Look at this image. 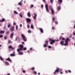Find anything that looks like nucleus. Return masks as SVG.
Masks as SVG:
<instances>
[{
	"instance_id": "nucleus-1",
	"label": "nucleus",
	"mask_w": 75,
	"mask_h": 75,
	"mask_svg": "<svg viewBox=\"0 0 75 75\" xmlns=\"http://www.w3.org/2000/svg\"><path fill=\"white\" fill-rule=\"evenodd\" d=\"M18 47L20 48L18 49L17 51H20V50L22 51V50H23V47H24V46L22 45H20L18 46Z\"/></svg>"
},
{
	"instance_id": "nucleus-2",
	"label": "nucleus",
	"mask_w": 75,
	"mask_h": 75,
	"mask_svg": "<svg viewBox=\"0 0 75 75\" xmlns=\"http://www.w3.org/2000/svg\"><path fill=\"white\" fill-rule=\"evenodd\" d=\"M70 41L71 40L69 39L68 38H67L65 40V44H64V45H67L68 44V41Z\"/></svg>"
},
{
	"instance_id": "nucleus-3",
	"label": "nucleus",
	"mask_w": 75,
	"mask_h": 75,
	"mask_svg": "<svg viewBox=\"0 0 75 75\" xmlns=\"http://www.w3.org/2000/svg\"><path fill=\"white\" fill-rule=\"evenodd\" d=\"M49 41H50V44L52 45L53 44V43L55 42V40H53L51 38H50L49 39Z\"/></svg>"
},
{
	"instance_id": "nucleus-4",
	"label": "nucleus",
	"mask_w": 75,
	"mask_h": 75,
	"mask_svg": "<svg viewBox=\"0 0 75 75\" xmlns=\"http://www.w3.org/2000/svg\"><path fill=\"white\" fill-rule=\"evenodd\" d=\"M59 68H57L55 70L54 72L53 73V74L55 75L56 74V73H58L59 72Z\"/></svg>"
},
{
	"instance_id": "nucleus-5",
	"label": "nucleus",
	"mask_w": 75,
	"mask_h": 75,
	"mask_svg": "<svg viewBox=\"0 0 75 75\" xmlns=\"http://www.w3.org/2000/svg\"><path fill=\"white\" fill-rule=\"evenodd\" d=\"M15 30V27L14 26H11L10 28V30L11 31V32H13Z\"/></svg>"
},
{
	"instance_id": "nucleus-6",
	"label": "nucleus",
	"mask_w": 75,
	"mask_h": 75,
	"mask_svg": "<svg viewBox=\"0 0 75 75\" xmlns=\"http://www.w3.org/2000/svg\"><path fill=\"white\" fill-rule=\"evenodd\" d=\"M48 4H46L45 5V7L46 9V10L47 11V12H48V13H49V10H48Z\"/></svg>"
},
{
	"instance_id": "nucleus-7",
	"label": "nucleus",
	"mask_w": 75,
	"mask_h": 75,
	"mask_svg": "<svg viewBox=\"0 0 75 75\" xmlns=\"http://www.w3.org/2000/svg\"><path fill=\"white\" fill-rule=\"evenodd\" d=\"M26 21L27 23H30L31 21V19L30 18H27L26 19Z\"/></svg>"
},
{
	"instance_id": "nucleus-8",
	"label": "nucleus",
	"mask_w": 75,
	"mask_h": 75,
	"mask_svg": "<svg viewBox=\"0 0 75 75\" xmlns=\"http://www.w3.org/2000/svg\"><path fill=\"white\" fill-rule=\"evenodd\" d=\"M34 16L33 17V18L35 20V19H36V17H37V13H34Z\"/></svg>"
},
{
	"instance_id": "nucleus-9",
	"label": "nucleus",
	"mask_w": 75,
	"mask_h": 75,
	"mask_svg": "<svg viewBox=\"0 0 75 75\" xmlns=\"http://www.w3.org/2000/svg\"><path fill=\"white\" fill-rule=\"evenodd\" d=\"M39 30H40L41 33H44V30H43V29L42 28H39Z\"/></svg>"
},
{
	"instance_id": "nucleus-10",
	"label": "nucleus",
	"mask_w": 75,
	"mask_h": 75,
	"mask_svg": "<svg viewBox=\"0 0 75 75\" xmlns=\"http://www.w3.org/2000/svg\"><path fill=\"white\" fill-rule=\"evenodd\" d=\"M8 48H9V49H11L12 50L14 49V48H13V47L11 45H10L9 46Z\"/></svg>"
},
{
	"instance_id": "nucleus-11",
	"label": "nucleus",
	"mask_w": 75,
	"mask_h": 75,
	"mask_svg": "<svg viewBox=\"0 0 75 75\" xmlns=\"http://www.w3.org/2000/svg\"><path fill=\"white\" fill-rule=\"evenodd\" d=\"M13 35H14V33L13 32L11 34V35L10 36V38H13Z\"/></svg>"
},
{
	"instance_id": "nucleus-12",
	"label": "nucleus",
	"mask_w": 75,
	"mask_h": 75,
	"mask_svg": "<svg viewBox=\"0 0 75 75\" xmlns=\"http://www.w3.org/2000/svg\"><path fill=\"white\" fill-rule=\"evenodd\" d=\"M51 12L52 15H54V10L53 9H52L51 10Z\"/></svg>"
},
{
	"instance_id": "nucleus-13",
	"label": "nucleus",
	"mask_w": 75,
	"mask_h": 75,
	"mask_svg": "<svg viewBox=\"0 0 75 75\" xmlns=\"http://www.w3.org/2000/svg\"><path fill=\"white\" fill-rule=\"evenodd\" d=\"M5 21V19L3 18L1 20H0V22H3Z\"/></svg>"
},
{
	"instance_id": "nucleus-14",
	"label": "nucleus",
	"mask_w": 75,
	"mask_h": 75,
	"mask_svg": "<svg viewBox=\"0 0 75 75\" xmlns=\"http://www.w3.org/2000/svg\"><path fill=\"white\" fill-rule=\"evenodd\" d=\"M60 44L62 45V46L64 45V42L63 41H61L60 42Z\"/></svg>"
},
{
	"instance_id": "nucleus-15",
	"label": "nucleus",
	"mask_w": 75,
	"mask_h": 75,
	"mask_svg": "<svg viewBox=\"0 0 75 75\" xmlns=\"http://www.w3.org/2000/svg\"><path fill=\"white\" fill-rule=\"evenodd\" d=\"M6 61H9V62H11V59H10V58L9 57L6 59Z\"/></svg>"
},
{
	"instance_id": "nucleus-16",
	"label": "nucleus",
	"mask_w": 75,
	"mask_h": 75,
	"mask_svg": "<svg viewBox=\"0 0 75 75\" xmlns=\"http://www.w3.org/2000/svg\"><path fill=\"white\" fill-rule=\"evenodd\" d=\"M19 53V55H23V52H20L19 51H18Z\"/></svg>"
},
{
	"instance_id": "nucleus-17",
	"label": "nucleus",
	"mask_w": 75,
	"mask_h": 75,
	"mask_svg": "<svg viewBox=\"0 0 75 75\" xmlns=\"http://www.w3.org/2000/svg\"><path fill=\"white\" fill-rule=\"evenodd\" d=\"M5 32L4 30H1L0 31V34H4Z\"/></svg>"
},
{
	"instance_id": "nucleus-18",
	"label": "nucleus",
	"mask_w": 75,
	"mask_h": 75,
	"mask_svg": "<svg viewBox=\"0 0 75 75\" xmlns=\"http://www.w3.org/2000/svg\"><path fill=\"white\" fill-rule=\"evenodd\" d=\"M27 15L29 17H31V15H30V13L28 12L27 13Z\"/></svg>"
},
{
	"instance_id": "nucleus-19",
	"label": "nucleus",
	"mask_w": 75,
	"mask_h": 75,
	"mask_svg": "<svg viewBox=\"0 0 75 75\" xmlns=\"http://www.w3.org/2000/svg\"><path fill=\"white\" fill-rule=\"evenodd\" d=\"M57 11H59L61 10V7L59 6L57 8Z\"/></svg>"
},
{
	"instance_id": "nucleus-20",
	"label": "nucleus",
	"mask_w": 75,
	"mask_h": 75,
	"mask_svg": "<svg viewBox=\"0 0 75 75\" xmlns=\"http://www.w3.org/2000/svg\"><path fill=\"white\" fill-rule=\"evenodd\" d=\"M4 63L6 65H9V63L7 62H5Z\"/></svg>"
},
{
	"instance_id": "nucleus-21",
	"label": "nucleus",
	"mask_w": 75,
	"mask_h": 75,
	"mask_svg": "<svg viewBox=\"0 0 75 75\" xmlns=\"http://www.w3.org/2000/svg\"><path fill=\"white\" fill-rule=\"evenodd\" d=\"M55 18L54 17L52 18V23H54L55 21Z\"/></svg>"
},
{
	"instance_id": "nucleus-22",
	"label": "nucleus",
	"mask_w": 75,
	"mask_h": 75,
	"mask_svg": "<svg viewBox=\"0 0 75 75\" xmlns=\"http://www.w3.org/2000/svg\"><path fill=\"white\" fill-rule=\"evenodd\" d=\"M18 4L19 6H22L23 5V3H21V2H20L19 3H18Z\"/></svg>"
},
{
	"instance_id": "nucleus-23",
	"label": "nucleus",
	"mask_w": 75,
	"mask_h": 75,
	"mask_svg": "<svg viewBox=\"0 0 75 75\" xmlns=\"http://www.w3.org/2000/svg\"><path fill=\"white\" fill-rule=\"evenodd\" d=\"M30 27L32 29H34V26H33V24H31Z\"/></svg>"
},
{
	"instance_id": "nucleus-24",
	"label": "nucleus",
	"mask_w": 75,
	"mask_h": 75,
	"mask_svg": "<svg viewBox=\"0 0 75 75\" xmlns=\"http://www.w3.org/2000/svg\"><path fill=\"white\" fill-rule=\"evenodd\" d=\"M7 27L8 28H10L11 27V24H9L7 25Z\"/></svg>"
},
{
	"instance_id": "nucleus-25",
	"label": "nucleus",
	"mask_w": 75,
	"mask_h": 75,
	"mask_svg": "<svg viewBox=\"0 0 75 75\" xmlns=\"http://www.w3.org/2000/svg\"><path fill=\"white\" fill-rule=\"evenodd\" d=\"M21 36L23 37V38H25V36L23 34H21Z\"/></svg>"
},
{
	"instance_id": "nucleus-26",
	"label": "nucleus",
	"mask_w": 75,
	"mask_h": 75,
	"mask_svg": "<svg viewBox=\"0 0 75 75\" xmlns=\"http://www.w3.org/2000/svg\"><path fill=\"white\" fill-rule=\"evenodd\" d=\"M14 13L15 14H18V13H17V11H14Z\"/></svg>"
},
{
	"instance_id": "nucleus-27",
	"label": "nucleus",
	"mask_w": 75,
	"mask_h": 75,
	"mask_svg": "<svg viewBox=\"0 0 75 75\" xmlns=\"http://www.w3.org/2000/svg\"><path fill=\"white\" fill-rule=\"evenodd\" d=\"M19 16H20V17L21 18H23V15L22 14H21L20 13L19 14Z\"/></svg>"
},
{
	"instance_id": "nucleus-28",
	"label": "nucleus",
	"mask_w": 75,
	"mask_h": 75,
	"mask_svg": "<svg viewBox=\"0 0 75 75\" xmlns=\"http://www.w3.org/2000/svg\"><path fill=\"white\" fill-rule=\"evenodd\" d=\"M43 47H47V44H45L43 45Z\"/></svg>"
},
{
	"instance_id": "nucleus-29",
	"label": "nucleus",
	"mask_w": 75,
	"mask_h": 75,
	"mask_svg": "<svg viewBox=\"0 0 75 75\" xmlns=\"http://www.w3.org/2000/svg\"><path fill=\"white\" fill-rule=\"evenodd\" d=\"M0 59L1 61H3V59L1 56L0 57Z\"/></svg>"
},
{
	"instance_id": "nucleus-30",
	"label": "nucleus",
	"mask_w": 75,
	"mask_h": 75,
	"mask_svg": "<svg viewBox=\"0 0 75 75\" xmlns=\"http://www.w3.org/2000/svg\"><path fill=\"white\" fill-rule=\"evenodd\" d=\"M23 39L24 41H26V39L25 38V37L24 38H23Z\"/></svg>"
},
{
	"instance_id": "nucleus-31",
	"label": "nucleus",
	"mask_w": 75,
	"mask_h": 75,
	"mask_svg": "<svg viewBox=\"0 0 75 75\" xmlns=\"http://www.w3.org/2000/svg\"><path fill=\"white\" fill-rule=\"evenodd\" d=\"M45 44H46L47 45L48 44V41H46L45 42Z\"/></svg>"
},
{
	"instance_id": "nucleus-32",
	"label": "nucleus",
	"mask_w": 75,
	"mask_h": 75,
	"mask_svg": "<svg viewBox=\"0 0 75 75\" xmlns=\"http://www.w3.org/2000/svg\"><path fill=\"white\" fill-rule=\"evenodd\" d=\"M10 55L12 57L13 56H15V54H10Z\"/></svg>"
},
{
	"instance_id": "nucleus-33",
	"label": "nucleus",
	"mask_w": 75,
	"mask_h": 75,
	"mask_svg": "<svg viewBox=\"0 0 75 75\" xmlns=\"http://www.w3.org/2000/svg\"><path fill=\"white\" fill-rule=\"evenodd\" d=\"M23 50L24 51H25V50H27V48H26V47L24 48H23Z\"/></svg>"
},
{
	"instance_id": "nucleus-34",
	"label": "nucleus",
	"mask_w": 75,
	"mask_h": 75,
	"mask_svg": "<svg viewBox=\"0 0 75 75\" xmlns=\"http://www.w3.org/2000/svg\"><path fill=\"white\" fill-rule=\"evenodd\" d=\"M7 36H5L4 37V39H5V40H6L7 39Z\"/></svg>"
},
{
	"instance_id": "nucleus-35",
	"label": "nucleus",
	"mask_w": 75,
	"mask_h": 75,
	"mask_svg": "<svg viewBox=\"0 0 75 75\" xmlns=\"http://www.w3.org/2000/svg\"><path fill=\"white\" fill-rule=\"evenodd\" d=\"M49 8H50V10H52V9H53L52 8V6H49Z\"/></svg>"
},
{
	"instance_id": "nucleus-36",
	"label": "nucleus",
	"mask_w": 75,
	"mask_h": 75,
	"mask_svg": "<svg viewBox=\"0 0 75 75\" xmlns=\"http://www.w3.org/2000/svg\"><path fill=\"white\" fill-rule=\"evenodd\" d=\"M33 7H34V5H32L31 6H30V8H33Z\"/></svg>"
},
{
	"instance_id": "nucleus-37",
	"label": "nucleus",
	"mask_w": 75,
	"mask_h": 75,
	"mask_svg": "<svg viewBox=\"0 0 75 75\" xmlns=\"http://www.w3.org/2000/svg\"><path fill=\"white\" fill-rule=\"evenodd\" d=\"M58 1L60 3H62V0H59Z\"/></svg>"
},
{
	"instance_id": "nucleus-38",
	"label": "nucleus",
	"mask_w": 75,
	"mask_h": 75,
	"mask_svg": "<svg viewBox=\"0 0 75 75\" xmlns=\"http://www.w3.org/2000/svg\"><path fill=\"white\" fill-rule=\"evenodd\" d=\"M3 35H0V38H3Z\"/></svg>"
},
{
	"instance_id": "nucleus-39",
	"label": "nucleus",
	"mask_w": 75,
	"mask_h": 75,
	"mask_svg": "<svg viewBox=\"0 0 75 75\" xmlns=\"http://www.w3.org/2000/svg\"><path fill=\"white\" fill-rule=\"evenodd\" d=\"M16 30H18V25H16Z\"/></svg>"
},
{
	"instance_id": "nucleus-40",
	"label": "nucleus",
	"mask_w": 75,
	"mask_h": 75,
	"mask_svg": "<svg viewBox=\"0 0 75 75\" xmlns=\"http://www.w3.org/2000/svg\"><path fill=\"white\" fill-rule=\"evenodd\" d=\"M53 1H54V0H50V1L52 3H53Z\"/></svg>"
},
{
	"instance_id": "nucleus-41",
	"label": "nucleus",
	"mask_w": 75,
	"mask_h": 75,
	"mask_svg": "<svg viewBox=\"0 0 75 75\" xmlns=\"http://www.w3.org/2000/svg\"><path fill=\"white\" fill-rule=\"evenodd\" d=\"M9 33L10 32H8V31L6 33L7 35H8V34H9Z\"/></svg>"
},
{
	"instance_id": "nucleus-42",
	"label": "nucleus",
	"mask_w": 75,
	"mask_h": 75,
	"mask_svg": "<svg viewBox=\"0 0 75 75\" xmlns=\"http://www.w3.org/2000/svg\"><path fill=\"white\" fill-rule=\"evenodd\" d=\"M31 69H32V70H34V69H35V68H34V67H33L31 68Z\"/></svg>"
},
{
	"instance_id": "nucleus-43",
	"label": "nucleus",
	"mask_w": 75,
	"mask_h": 75,
	"mask_svg": "<svg viewBox=\"0 0 75 75\" xmlns=\"http://www.w3.org/2000/svg\"><path fill=\"white\" fill-rule=\"evenodd\" d=\"M28 33H31V31L30 30H29L28 31Z\"/></svg>"
},
{
	"instance_id": "nucleus-44",
	"label": "nucleus",
	"mask_w": 75,
	"mask_h": 75,
	"mask_svg": "<svg viewBox=\"0 0 75 75\" xmlns=\"http://www.w3.org/2000/svg\"><path fill=\"white\" fill-rule=\"evenodd\" d=\"M27 27H28V28H30V25H28Z\"/></svg>"
},
{
	"instance_id": "nucleus-45",
	"label": "nucleus",
	"mask_w": 75,
	"mask_h": 75,
	"mask_svg": "<svg viewBox=\"0 0 75 75\" xmlns=\"http://www.w3.org/2000/svg\"><path fill=\"white\" fill-rule=\"evenodd\" d=\"M58 22L57 21L55 22V24H58Z\"/></svg>"
},
{
	"instance_id": "nucleus-46",
	"label": "nucleus",
	"mask_w": 75,
	"mask_h": 75,
	"mask_svg": "<svg viewBox=\"0 0 75 75\" xmlns=\"http://www.w3.org/2000/svg\"><path fill=\"white\" fill-rule=\"evenodd\" d=\"M68 72H69V73H71V71L70 70H68Z\"/></svg>"
},
{
	"instance_id": "nucleus-47",
	"label": "nucleus",
	"mask_w": 75,
	"mask_h": 75,
	"mask_svg": "<svg viewBox=\"0 0 75 75\" xmlns=\"http://www.w3.org/2000/svg\"><path fill=\"white\" fill-rule=\"evenodd\" d=\"M62 37H60V38H59V39H60V40H62Z\"/></svg>"
},
{
	"instance_id": "nucleus-48",
	"label": "nucleus",
	"mask_w": 75,
	"mask_h": 75,
	"mask_svg": "<svg viewBox=\"0 0 75 75\" xmlns=\"http://www.w3.org/2000/svg\"><path fill=\"white\" fill-rule=\"evenodd\" d=\"M23 73H25V71L24 70L23 71Z\"/></svg>"
},
{
	"instance_id": "nucleus-49",
	"label": "nucleus",
	"mask_w": 75,
	"mask_h": 75,
	"mask_svg": "<svg viewBox=\"0 0 75 75\" xmlns=\"http://www.w3.org/2000/svg\"><path fill=\"white\" fill-rule=\"evenodd\" d=\"M13 25H16V23L14 22Z\"/></svg>"
},
{
	"instance_id": "nucleus-50",
	"label": "nucleus",
	"mask_w": 75,
	"mask_h": 75,
	"mask_svg": "<svg viewBox=\"0 0 75 75\" xmlns=\"http://www.w3.org/2000/svg\"><path fill=\"white\" fill-rule=\"evenodd\" d=\"M72 35H71L69 36V38H72Z\"/></svg>"
},
{
	"instance_id": "nucleus-51",
	"label": "nucleus",
	"mask_w": 75,
	"mask_h": 75,
	"mask_svg": "<svg viewBox=\"0 0 75 75\" xmlns=\"http://www.w3.org/2000/svg\"><path fill=\"white\" fill-rule=\"evenodd\" d=\"M22 24H20V27H22Z\"/></svg>"
},
{
	"instance_id": "nucleus-52",
	"label": "nucleus",
	"mask_w": 75,
	"mask_h": 75,
	"mask_svg": "<svg viewBox=\"0 0 75 75\" xmlns=\"http://www.w3.org/2000/svg\"><path fill=\"white\" fill-rule=\"evenodd\" d=\"M49 48H51V46H48Z\"/></svg>"
},
{
	"instance_id": "nucleus-53",
	"label": "nucleus",
	"mask_w": 75,
	"mask_h": 75,
	"mask_svg": "<svg viewBox=\"0 0 75 75\" xmlns=\"http://www.w3.org/2000/svg\"><path fill=\"white\" fill-rule=\"evenodd\" d=\"M34 74H35V75H36V74H37V72H36V71H34Z\"/></svg>"
},
{
	"instance_id": "nucleus-54",
	"label": "nucleus",
	"mask_w": 75,
	"mask_h": 75,
	"mask_svg": "<svg viewBox=\"0 0 75 75\" xmlns=\"http://www.w3.org/2000/svg\"><path fill=\"white\" fill-rule=\"evenodd\" d=\"M10 42H11V41H10V40L8 42V43L9 44H10Z\"/></svg>"
},
{
	"instance_id": "nucleus-55",
	"label": "nucleus",
	"mask_w": 75,
	"mask_h": 75,
	"mask_svg": "<svg viewBox=\"0 0 75 75\" xmlns=\"http://www.w3.org/2000/svg\"><path fill=\"white\" fill-rule=\"evenodd\" d=\"M62 40H65V38H62Z\"/></svg>"
},
{
	"instance_id": "nucleus-56",
	"label": "nucleus",
	"mask_w": 75,
	"mask_h": 75,
	"mask_svg": "<svg viewBox=\"0 0 75 75\" xmlns=\"http://www.w3.org/2000/svg\"><path fill=\"white\" fill-rule=\"evenodd\" d=\"M43 5H42L41 6V8H43Z\"/></svg>"
},
{
	"instance_id": "nucleus-57",
	"label": "nucleus",
	"mask_w": 75,
	"mask_h": 75,
	"mask_svg": "<svg viewBox=\"0 0 75 75\" xmlns=\"http://www.w3.org/2000/svg\"><path fill=\"white\" fill-rule=\"evenodd\" d=\"M52 30H54V27H52Z\"/></svg>"
},
{
	"instance_id": "nucleus-58",
	"label": "nucleus",
	"mask_w": 75,
	"mask_h": 75,
	"mask_svg": "<svg viewBox=\"0 0 75 75\" xmlns=\"http://www.w3.org/2000/svg\"><path fill=\"white\" fill-rule=\"evenodd\" d=\"M68 71H65L66 73H67V74H68Z\"/></svg>"
},
{
	"instance_id": "nucleus-59",
	"label": "nucleus",
	"mask_w": 75,
	"mask_h": 75,
	"mask_svg": "<svg viewBox=\"0 0 75 75\" xmlns=\"http://www.w3.org/2000/svg\"><path fill=\"white\" fill-rule=\"evenodd\" d=\"M60 74H63V73L62 72H60Z\"/></svg>"
},
{
	"instance_id": "nucleus-60",
	"label": "nucleus",
	"mask_w": 75,
	"mask_h": 75,
	"mask_svg": "<svg viewBox=\"0 0 75 75\" xmlns=\"http://www.w3.org/2000/svg\"><path fill=\"white\" fill-rule=\"evenodd\" d=\"M22 44H24H24H25L24 42H22Z\"/></svg>"
},
{
	"instance_id": "nucleus-61",
	"label": "nucleus",
	"mask_w": 75,
	"mask_h": 75,
	"mask_svg": "<svg viewBox=\"0 0 75 75\" xmlns=\"http://www.w3.org/2000/svg\"><path fill=\"white\" fill-rule=\"evenodd\" d=\"M72 38L73 40H74L75 39V38L74 37H73Z\"/></svg>"
},
{
	"instance_id": "nucleus-62",
	"label": "nucleus",
	"mask_w": 75,
	"mask_h": 75,
	"mask_svg": "<svg viewBox=\"0 0 75 75\" xmlns=\"http://www.w3.org/2000/svg\"><path fill=\"white\" fill-rule=\"evenodd\" d=\"M32 49H33V48H30V50H32Z\"/></svg>"
},
{
	"instance_id": "nucleus-63",
	"label": "nucleus",
	"mask_w": 75,
	"mask_h": 75,
	"mask_svg": "<svg viewBox=\"0 0 75 75\" xmlns=\"http://www.w3.org/2000/svg\"><path fill=\"white\" fill-rule=\"evenodd\" d=\"M73 35H75V33H73Z\"/></svg>"
},
{
	"instance_id": "nucleus-64",
	"label": "nucleus",
	"mask_w": 75,
	"mask_h": 75,
	"mask_svg": "<svg viewBox=\"0 0 75 75\" xmlns=\"http://www.w3.org/2000/svg\"><path fill=\"white\" fill-rule=\"evenodd\" d=\"M28 51V53H29L30 52V51L28 50V51Z\"/></svg>"
}]
</instances>
